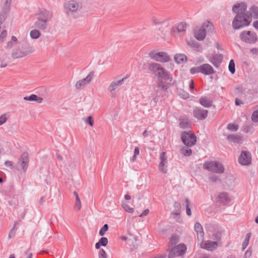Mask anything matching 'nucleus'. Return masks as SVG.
<instances>
[{"mask_svg": "<svg viewBox=\"0 0 258 258\" xmlns=\"http://www.w3.org/2000/svg\"><path fill=\"white\" fill-rule=\"evenodd\" d=\"M165 152H162L160 155V163L158 169L163 173L165 174L167 172V160L165 156Z\"/></svg>", "mask_w": 258, "mask_h": 258, "instance_id": "obj_17", "label": "nucleus"}, {"mask_svg": "<svg viewBox=\"0 0 258 258\" xmlns=\"http://www.w3.org/2000/svg\"><path fill=\"white\" fill-rule=\"evenodd\" d=\"M236 105L239 106L243 104V102L239 99L236 98L235 100Z\"/></svg>", "mask_w": 258, "mask_h": 258, "instance_id": "obj_62", "label": "nucleus"}, {"mask_svg": "<svg viewBox=\"0 0 258 258\" xmlns=\"http://www.w3.org/2000/svg\"><path fill=\"white\" fill-rule=\"evenodd\" d=\"M175 212L173 214V216H177L180 214V204L178 202H175L174 204Z\"/></svg>", "mask_w": 258, "mask_h": 258, "instance_id": "obj_35", "label": "nucleus"}, {"mask_svg": "<svg viewBox=\"0 0 258 258\" xmlns=\"http://www.w3.org/2000/svg\"><path fill=\"white\" fill-rule=\"evenodd\" d=\"M185 203H186V214L188 216H190L191 214V210L189 208L190 202L188 199H185Z\"/></svg>", "mask_w": 258, "mask_h": 258, "instance_id": "obj_50", "label": "nucleus"}, {"mask_svg": "<svg viewBox=\"0 0 258 258\" xmlns=\"http://www.w3.org/2000/svg\"><path fill=\"white\" fill-rule=\"evenodd\" d=\"M140 153V149L138 147H136L134 150V155L131 159L132 162H135L137 160V156Z\"/></svg>", "mask_w": 258, "mask_h": 258, "instance_id": "obj_47", "label": "nucleus"}, {"mask_svg": "<svg viewBox=\"0 0 258 258\" xmlns=\"http://www.w3.org/2000/svg\"><path fill=\"white\" fill-rule=\"evenodd\" d=\"M9 13L2 11L0 14V25L5 21L8 16Z\"/></svg>", "mask_w": 258, "mask_h": 258, "instance_id": "obj_43", "label": "nucleus"}, {"mask_svg": "<svg viewBox=\"0 0 258 258\" xmlns=\"http://www.w3.org/2000/svg\"><path fill=\"white\" fill-rule=\"evenodd\" d=\"M195 230L197 233L198 238L200 236L201 239H203L204 232L201 224L199 222H196L194 226Z\"/></svg>", "mask_w": 258, "mask_h": 258, "instance_id": "obj_25", "label": "nucleus"}, {"mask_svg": "<svg viewBox=\"0 0 258 258\" xmlns=\"http://www.w3.org/2000/svg\"><path fill=\"white\" fill-rule=\"evenodd\" d=\"M252 125L250 124H246L243 126L242 131L245 133H248L251 132L252 130Z\"/></svg>", "mask_w": 258, "mask_h": 258, "instance_id": "obj_41", "label": "nucleus"}, {"mask_svg": "<svg viewBox=\"0 0 258 258\" xmlns=\"http://www.w3.org/2000/svg\"><path fill=\"white\" fill-rule=\"evenodd\" d=\"M73 194L76 197V202L74 208L76 211H79L81 208V200L79 197L78 194L76 191H74Z\"/></svg>", "mask_w": 258, "mask_h": 258, "instance_id": "obj_32", "label": "nucleus"}, {"mask_svg": "<svg viewBox=\"0 0 258 258\" xmlns=\"http://www.w3.org/2000/svg\"><path fill=\"white\" fill-rule=\"evenodd\" d=\"M188 45L195 50H199L200 48V44L195 40H191L188 42Z\"/></svg>", "mask_w": 258, "mask_h": 258, "instance_id": "obj_37", "label": "nucleus"}, {"mask_svg": "<svg viewBox=\"0 0 258 258\" xmlns=\"http://www.w3.org/2000/svg\"><path fill=\"white\" fill-rule=\"evenodd\" d=\"M3 6L2 11L9 13L11 9L12 0H2Z\"/></svg>", "mask_w": 258, "mask_h": 258, "instance_id": "obj_31", "label": "nucleus"}, {"mask_svg": "<svg viewBox=\"0 0 258 258\" xmlns=\"http://www.w3.org/2000/svg\"><path fill=\"white\" fill-rule=\"evenodd\" d=\"M227 128L231 131H236L238 129V126L233 123H229L227 125Z\"/></svg>", "mask_w": 258, "mask_h": 258, "instance_id": "obj_49", "label": "nucleus"}, {"mask_svg": "<svg viewBox=\"0 0 258 258\" xmlns=\"http://www.w3.org/2000/svg\"><path fill=\"white\" fill-rule=\"evenodd\" d=\"M107 256L105 251L103 249H101L99 252V257Z\"/></svg>", "mask_w": 258, "mask_h": 258, "instance_id": "obj_59", "label": "nucleus"}, {"mask_svg": "<svg viewBox=\"0 0 258 258\" xmlns=\"http://www.w3.org/2000/svg\"><path fill=\"white\" fill-rule=\"evenodd\" d=\"M209 179L211 181L214 182H216L219 180L218 177L216 175H212L210 177Z\"/></svg>", "mask_w": 258, "mask_h": 258, "instance_id": "obj_58", "label": "nucleus"}, {"mask_svg": "<svg viewBox=\"0 0 258 258\" xmlns=\"http://www.w3.org/2000/svg\"><path fill=\"white\" fill-rule=\"evenodd\" d=\"M8 118L6 113L3 114L0 116V125H3L7 122Z\"/></svg>", "mask_w": 258, "mask_h": 258, "instance_id": "obj_52", "label": "nucleus"}, {"mask_svg": "<svg viewBox=\"0 0 258 258\" xmlns=\"http://www.w3.org/2000/svg\"><path fill=\"white\" fill-rule=\"evenodd\" d=\"M169 19L163 20L160 18H153L152 24L156 27V30L159 35L165 36L168 32Z\"/></svg>", "mask_w": 258, "mask_h": 258, "instance_id": "obj_5", "label": "nucleus"}, {"mask_svg": "<svg viewBox=\"0 0 258 258\" xmlns=\"http://www.w3.org/2000/svg\"><path fill=\"white\" fill-rule=\"evenodd\" d=\"M108 225L107 224H104L99 231V235L101 236H104L105 232L108 231Z\"/></svg>", "mask_w": 258, "mask_h": 258, "instance_id": "obj_42", "label": "nucleus"}, {"mask_svg": "<svg viewBox=\"0 0 258 258\" xmlns=\"http://www.w3.org/2000/svg\"><path fill=\"white\" fill-rule=\"evenodd\" d=\"M174 58L175 61L178 64L186 62L187 59L186 55L181 53L176 54Z\"/></svg>", "mask_w": 258, "mask_h": 258, "instance_id": "obj_28", "label": "nucleus"}, {"mask_svg": "<svg viewBox=\"0 0 258 258\" xmlns=\"http://www.w3.org/2000/svg\"><path fill=\"white\" fill-rule=\"evenodd\" d=\"M201 246L203 248L206 249L208 250H211L212 249L216 248L217 247L218 243L216 241L207 240L203 243Z\"/></svg>", "mask_w": 258, "mask_h": 258, "instance_id": "obj_21", "label": "nucleus"}, {"mask_svg": "<svg viewBox=\"0 0 258 258\" xmlns=\"http://www.w3.org/2000/svg\"><path fill=\"white\" fill-rule=\"evenodd\" d=\"M238 162L243 166H247L251 163V154L245 151H242L238 158Z\"/></svg>", "mask_w": 258, "mask_h": 258, "instance_id": "obj_12", "label": "nucleus"}, {"mask_svg": "<svg viewBox=\"0 0 258 258\" xmlns=\"http://www.w3.org/2000/svg\"><path fill=\"white\" fill-rule=\"evenodd\" d=\"M64 9L68 15L75 13L81 8V5L76 1L70 0L64 3Z\"/></svg>", "mask_w": 258, "mask_h": 258, "instance_id": "obj_9", "label": "nucleus"}, {"mask_svg": "<svg viewBox=\"0 0 258 258\" xmlns=\"http://www.w3.org/2000/svg\"><path fill=\"white\" fill-rule=\"evenodd\" d=\"M251 120L253 122H258V110L254 111L251 115Z\"/></svg>", "mask_w": 258, "mask_h": 258, "instance_id": "obj_46", "label": "nucleus"}, {"mask_svg": "<svg viewBox=\"0 0 258 258\" xmlns=\"http://www.w3.org/2000/svg\"><path fill=\"white\" fill-rule=\"evenodd\" d=\"M29 161V155L27 152H24L19 159V163L22 169L26 171Z\"/></svg>", "mask_w": 258, "mask_h": 258, "instance_id": "obj_18", "label": "nucleus"}, {"mask_svg": "<svg viewBox=\"0 0 258 258\" xmlns=\"http://www.w3.org/2000/svg\"><path fill=\"white\" fill-rule=\"evenodd\" d=\"M179 126L183 129L188 128L191 125V122L186 116L180 117L179 119Z\"/></svg>", "mask_w": 258, "mask_h": 258, "instance_id": "obj_22", "label": "nucleus"}, {"mask_svg": "<svg viewBox=\"0 0 258 258\" xmlns=\"http://www.w3.org/2000/svg\"><path fill=\"white\" fill-rule=\"evenodd\" d=\"M7 35V32L6 30H4L0 34V41L3 42L6 37Z\"/></svg>", "mask_w": 258, "mask_h": 258, "instance_id": "obj_56", "label": "nucleus"}, {"mask_svg": "<svg viewBox=\"0 0 258 258\" xmlns=\"http://www.w3.org/2000/svg\"><path fill=\"white\" fill-rule=\"evenodd\" d=\"M149 55L151 58L157 61L167 62L170 60V57L165 52H156L154 51H152L149 53Z\"/></svg>", "mask_w": 258, "mask_h": 258, "instance_id": "obj_11", "label": "nucleus"}, {"mask_svg": "<svg viewBox=\"0 0 258 258\" xmlns=\"http://www.w3.org/2000/svg\"><path fill=\"white\" fill-rule=\"evenodd\" d=\"M208 111L201 107H195L193 110V116L198 120H204L208 116Z\"/></svg>", "mask_w": 258, "mask_h": 258, "instance_id": "obj_15", "label": "nucleus"}, {"mask_svg": "<svg viewBox=\"0 0 258 258\" xmlns=\"http://www.w3.org/2000/svg\"><path fill=\"white\" fill-rule=\"evenodd\" d=\"M222 233L219 231H217L214 233L213 238L215 240H219L221 239Z\"/></svg>", "mask_w": 258, "mask_h": 258, "instance_id": "obj_54", "label": "nucleus"}, {"mask_svg": "<svg viewBox=\"0 0 258 258\" xmlns=\"http://www.w3.org/2000/svg\"><path fill=\"white\" fill-rule=\"evenodd\" d=\"M247 13L251 15V19L253 17L255 19L258 18V7L255 6H251Z\"/></svg>", "mask_w": 258, "mask_h": 258, "instance_id": "obj_29", "label": "nucleus"}, {"mask_svg": "<svg viewBox=\"0 0 258 258\" xmlns=\"http://www.w3.org/2000/svg\"><path fill=\"white\" fill-rule=\"evenodd\" d=\"M199 101L200 104L205 107H210L212 105V101L206 97H202Z\"/></svg>", "mask_w": 258, "mask_h": 258, "instance_id": "obj_30", "label": "nucleus"}, {"mask_svg": "<svg viewBox=\"0 0 258 258\" xmlns=\"http://www.w3.org/2000/svg\"><path fill=\"white\" fill-rule=\"evenodd\" d=\"M126 78L124 77L121 80L118 81H112L109 86L108 87V89L111 92V96L114 97L116 95L115 90L122 85L124 83V81L126 80Z\"/></svg>", "mask_w": 258, "mask_h": 258, "instance_id": "obj_16", "label": "nucleus"}, {"mask_svg": "<svg viewBox=\"0 0 258 258\" xmlns=\"http://www.w3.org/2000/svg\"><path fill=\"white\" fill-rule=\"evenodd\" d=\"M223 59V56L221 54H214L209 59L210 61L215 67H218Z\"/></svg>", "mask_w": 258, "mask_h": 258, "instance_id": "obj_19", "label": "nucleus"}, {"mask_svg": "<svg viewBox=\"0 0 258 258\" xmlns=\"http://www.w3.org/2000/svg\"><path fill=\"white\" fill-rule=\"evenodd\" d=\"M245 90L241 86L237 87L235 90V93L236 94H241L243 93L244 92Z\"/></svg>", "mask_w": 258, "mask_h": 258, "instance_id": "obj_55", "label": "nucleus"}, {"mask_svg": "<svg viewBox=\"0 0 258 258\" xmlns=\"http://www.w3.org/2000/svg\"><path fill=\"white\" fill-rule=\"evenodd\" d=\"M181 153L185 156H189L191 154L192 151L190 149L183 147L181 149Z\"/></svg>", "mask_w": 258, "mask_h": 258, "instance_id": "obj_38", "label": "nucleus"}, {"mask_svg": "<svg viewBox=\"0 0 258 258\" xmlns=\"http://www.w3.org/2000/svg\"><path fill=\"white\" fill-rule=\"evenodd\" d=\"M190 73L191 74H195L196 73H201V66L197 67L191 68L190 69Z\"/></svg>", "mask_w": 258, "mask_h": 258, "instance_id": "obj_44", "label": "nucleus"}, {"mask_svg": "<svg viewBox=\"0 0 258 258\" xmlns=\"http://www.w3.org/2000/svg\"><path fill=\"white\" fill-rule=\"evenodd\" d=\"M52 17V13L50 11L45 9L40 10L36 15V20L34 23V27L44 31L48 28V22L51 20Z\"/></svg>", "mask_w": 258, "mask_h": 258, "instance_id": "obj_2", "label": "nucleus"}, {"mask_svg": "<svg viewBox=\"0 0 258 258\" xmlns=\"http://www.w3.org/2000/svg\"><path fill=\"white\" fill-rule=\"evenodd\" d=\"M231 200L228 197L227 192H221L218 196V202L225 205L230 202Z\"/></svg>", "mask_w": 258, "mask_h": 258, "instance_id": "obj_24", "label": "nucleus"}, {"mask_svg": "<svg viewBox=\"0 0 258 258\" xmlns=\"http://www.w3.org/2000/svg\"><path fill=\"white\" fill-rule=\"evenodd\" d=\"M239 37L241 41L249 44L255 43L257 39L255 32L246 30L240 33Z\"/></svg>", "mask_w": 258, "mask_h": 258, "instance_id": "obj_8", "label": "nucleus"}, {"mask_svg": "<svg viewBox=\"0 0 258 258\" xmlns=\"http://www.w3.org/2000/svg\"><path fill=\"white\" fill-rule=\"evenodd\" d=\"M187 27V24L184 22H180L177 24L174 25L170 31L172 36H175L176 33H180L184 32Z\"/></svg>", "mask_w": 258, "mask_h": 258, "instance_id": "obj_14", "label": "nucleus"}, {"mask_svg": "<svg viewBox=\"0 0 258 258\" xmlns=\"http://www.w3.org/2000/svg\"><path fill=\"white\" fill-rule=\"evenodd\" d=\"M33 47L27 42H23L17 48L13 50L12 53L14 58H20L26 56L34 52Z\"/></svg>", "mask_w": 258, "mask_h": 258, "instance_id": "obj_4", "label": "nucleus"}, {"mask_svg": "<svg viewBox=\"0 0 258 258\" xmlns=\"http://www.w3.org/2000/svg\"><path fill=\"white\" fill-rule=\"evenodd\" d=\"M122 207L125 211L128 213H132L134 211V208H130L129 206L126 203H123L122 204Z\"/></svg>", "mask_w": 258, "mask_h": 258, "instance_id": "obj_45", "label": "nucleus"}, {"mask_svg": "<svg viewBox=\"0 0 258 258\" xmlns=\"http://www.w3.org/2000/svg\"><path fill=\"white\" fill-rule=\"evenodd\" d=\"M94 72H91L88 76L82 80H79L75 85V87L77 89H81L84 88L88 84H89L92 80L94 77Z\"/></svg>", "mask_w": 258, "mask_h": 258, "instance_id": "obj_13", "label": "nucleus"}, {"mask_svg": "<svg viewBox=\"0 0 258 258\" xmlns=\"http://www.w3.org/2000/svg\"><path fill=\"white\" fill-rule=\"evenodd\" d=\"M232 12L235 14L232 22L234 30H239L250 24L252 21L251 15L247 13V5L245 3H236L233 6Z\"/></svg>", "mask_w": 258, "mask_h": 258, "instance_id": "obj_1", "label": "nucleus"}, {"mask_svg": "<svg viewBox=\"0 0 258 258\" xmlns=\"http://www.w3.org/2000/svg\"><path fill=\"white\" fill-rule=\"evenodd\" d=\"M186 246L184 244H179L171 249L168 254V258H173L176 256L184 255L186 251Z\"/></svg>", "mask_w": 258, "mask_h": 258, "instance_id": "obj_10", "label": "nucleus"}, {"mask_svg": "<svg viewBox=\"0 0 258 258\" xmlns=\"http://www.w3.org/2000/svg\"><path fill=\"white\" fill-rule=\"evenodd\" d=\"M14 163L11 161H6L5 162V165L7 167H9L11 169L13 168Z\"/></svg>", "mask_w": 258, "mask_h": 258, "instance_id": "obj_57", "label": "nucleus"}, {"mask_svg": "<svg viewBox=\"0 0 258 258\" xmlns=\"http://www.w3.org/2000/svg\"><path fill=\"white\" fill-rule=\"evenodd\" d=\"M203 168L209 171L219 174L223 173L225 170L223 165L219 161L206 162L203 165Z\"/></svg>", "mask_w": 258, "mask_h": 258, "instance_id": "obj_6", "label": "nucleus"}, {"mask_svg": "<svg viewBox=\"0 0 258 258\" xmlns=\"http://www.w3.org/2000/svg\"><path fill=\"white\" fill-rule=\"evenodd\" d=\"M148 70L150 73L154 74L159 78L171 81L172 77L169 72L164 70L162 66L156 62H151L149 64Z\"/></svg>", "mask_w": 258, "mask_h": 258, "instance_id": "obj_3", "label": "nucleus"}, {"mask_svg": "<svg viewBox=\"0 0 258 258\" xmlns=\"http://www.w3.org/2000/svg\"><path fill=\"white\" fill-rule=\"evenodd\" d=\"M157 87L161 90L166 89L164 82L161 80H158Z\"/></svg>", "mask_w": 258, "mask_h": 258, "instance_id": "obj_51", "label": "nucleus"}, {"mask_svg": "<svg viewBox=\"0 0 258 258\" xmlns=\"http://www.w3.org/2000/svg\"><path fill=\"white\" fill-rule=\"evenodd\" d=\"M14 46V42L12 41H9L7 43L6 48H11Z\"/></svg>", "mask_w": 258, "mask_h": 258, "instance_id": "obj_64", "label": "nucleus"}, {"mask_svg": "<svg viewBox=\"0 0 258 258\" xmlns=\"http://www.w3.org/2000/svg\"><path fill=\"white\" fill-rule=\"evenodd\" d=\"M85 123L89 124L92 126L94 124V120L92 116H89L87 118L84 119Z\"/></svg>", "mask_w": 258, "mask_h": 258, "instance_id": "obj_53", "label": "nucleus"}, {"mask_svg": "<svg viewBox=\"0 0 258 258\" xmlns=\"http://www.w3.org/2000/svg\"><path fill=\"white\" fill-rule=\"evenodd\" d=\"M228 69L229 72L232 74H234L235 72V63L233 59H231L228 66Z\"/></svg>", "mask_w": 258, "mask_h": 258, "instance_id": "obj_39", "label": "nucleus"}, {"mask_svg": "<svg viewBox=\"0 0 258 258\" xmlns=\"http://www.w3.org/2000/svg\"><path fill=\"white\" fill-rule=\"evenodd\" d=\"M251 236V233H247L246 235V237H245V238L244 239V240L243 241V243H242V249L243 250H244L248 245V243H249V239H250V237Z\"/></svg>", "mask_w": 258, "mask_h": 258, "instance_id": "obj_36", "label": "nucleus"}, {"mask_svg": "<svg viewBox=\"0 0 258 258\" xmlns=\"http://www.w3.org/2000/svg\"><path fill=\"white\" fill-rule=\"evenodd\" d=\"M214 70L212 67L208 63L201 65V73L205 75H210L214 74Z\"/></svg>", "mask_w": 258, "mask_h": 258, "instance_id": "obj_20", "label": "nucleus"}, {"mask_svg": "<svg viewBox=\"0 0 258 258\" xmlns=\"http://www.w3.org/2000/svg\"><path fill=\"white\" fill-rule=\"evenodd\" d=\"M23 99L26 101H36L38 103H41L43 101V98L38 97L36 95L31 94L29 96H26L23 98Z\"/></svg>", "mask_w": 258, "mask_h": 258, "instance_id": "obj_27", "label": "nucleus"}, {"mask_svg": "<svg viewBox=\"0 0 258 258\" xmlns=\"http://www.w3.org/2000/svg\"><path fill=\"white\" fill-rule=\"evenodd\" d=\"M98 242L101 244V246H106L108 244V241L106 237H102L99 239Z\"/></svg>", "mask_w": 258, "mask_h": 258, "instance_id": "obj_48", "label": "nucleus"}, {"mask_svg": "<svg viewBox=\"0 0 258 258\" xmlns=\"http://www.w3.org/2000/svg\"><path fill=\"white\" fill-rule=\"evenodd\" d=\"M250 52L252 54H258V48H251Z\"/></svg>", "mask_w": 258, "mask_h": 258, "instance_id": "obj_61", "label": "nucleus"}, {"mask_svg": "<svg viewBox=\"0 0 258 258\" xmlns=\"http://www.w3.org/2000/svg\"><path fill=\"white\" fill-rule=\"evenodd\" d=\"M181 136L182 142L187 147H190L193 146L197 142V137L191 131L183 132L181 134Z\"/></svg>", "mask_w": 258, "mask_h": 258, "instance_id": "obj_7", "label": "nucleus"}, {"mask_svg": "<svg viewBox=\"0 0 258 258\" xmlns=\"http://www.w3.org/2000/svg\"><path fill=\"white\" fill-rule=\"evenodd\" d=\"M203 27L206 30L207 29L208 32H213L214 30V26L212 23L209 21H207L203 24Z\"/></svg>", "mask_w": 258, "mask_h": 258, "instance_id": "obj_34", "label": "nucleus"}, {"mask_svg": "<svg viewBox=\"0 0 258 258\" xmlns=\"http://www.w3.org/2000/svg\"><path fill=\"white\" fill-rule=\"evenodd\" d=\"M179 237L177 235H173L170 238V242L172 245L176 244L179 242Z\"/></svg>", "mask_w": 258, "mask_h": 258, "instance_id": "obj_40", "label": "nucleus"}, {"mask_svg": "<svg viewBox=\"0 0 258 258\" xmlns=\"http://www.w3.org/2000/svg\"><path fill=\"white\" fill-rule=\"evenodd\" d=\"M149 209H145L143 212V213L140 215V217H142L145 216L149 213Z\"/></svg>", "mask_w": 258, "mask_h": 258, "instance_id": "obj_63", "label": "nucleus"}, {"mask_svg": "<svg viewBox=\"0 0 258 258\" xmlns=\"http://www.w3.org/2000/svg\"><path fill=\"white\" fill-rule=\"evenodd\" d=\"M228 141L231 143L239 144L241 143L242 141V137L237 135H229L227 137Z\"/></svg>", "mask_w": 258, "mask_h": 258, "instance_id": "obj_26", "label": "nucleus"}, {"mask_svg": "<svg viewBox=\"0 0 258 258\" xmlns=\"http://www.w3.org/2000/svg\"><path fill=\"white\" fill-rule=\"evenodd\" d=\"M15 234V229H14V228H13L9 232V238H11L12 237H13Z\"/></svg>", "mask_w": 258, "mask_h": 258, "instance_id": "obj_60", "label": "nucleus"}, {"mask_svg": "<svg viewBox=\"0 0 258 258\" xmlns=\"http://www.w3.org/2000/svg\"><path fill=\"white\" fill-rule=\"evenodd\" d=\"M195 38L200 41L204 40L206 36V29L203 27V25L201 28L194 33Z\"/></svg>", "mask_w": 258, "mask_h": 258, "instance_id": "obj_23", "label": "nucleus"}, {"mask_svg": "<svg viewBox=\"0 0 258 258\" xmlns=\"http://www.w3.org/2000/svg\"><path fill=\"white\" fill-rule=\"evenodd\" d=\"M39 30H38L36 28L31 30L30 32V36L31 38L33 39H36L38 38L41 35V33L40 32Z\"/></svg>", "mask_w": 258, "mask_h": 258, "instance_id": "obj_33", "label": "nucleus"}]
</instances>
